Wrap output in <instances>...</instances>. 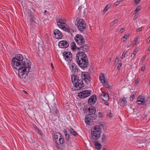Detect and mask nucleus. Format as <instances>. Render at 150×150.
<instances>
[{"label": "nucleus", "mask_w": 150, "mask_h": 150, "mask_svg": "<svg viewBox=\"0 0 150 150\" xmlns=\"http://www.w3.org/2000/svg\"><path fill=\"white\" fill-rule=\"evenodd\" d=\"M15 56L11 61L12 66L18 71V73L20 78L25 82L29 81L31 80L32 76H29V72L31 69V62L26 58H24L23 61L17 58Z\"/></svg>", "instance_id": "obj_1"}, {"label": "nucleus", "mask_w": 150, "mask_h": 150, "mask_svg": "<svg viewBox=\"0 0 150 150\" xmlns=\"http://www.w3.org/2000/svg\"><path fill=\"white\" fill-rule=\"evenodd\" d=\"M77 63L81 68H85L88 65V59L84 52H78L76 56Z\"/></svg>", "instance_id": "obj_2"}, {"label": "nucleus", "mask_w": 150, "mask_h": 150, "mask_svg": "<svg viewBox=\"0 0 150 150\" xmlns=\"http://www.w3.org/2000/svg\"><path fill=\"white\" fill-rule=\"evenodd\" d=\"M71 80L75 87V91L79 90L84 86L82 80L79 79L78 76L75 74H73L71 76Z\"/></svg>", "instance_id": "obj_3"}, {"label": "nucleus", "mask_w": 150, "mask_h": 150, "mask_svg": "<svg viewBox=\"0 0 150 150\" xmlns=\"http://www.w3.org/2000/svg\"><path fill=\"white\" fill-rule=\"evenodd\" d=\"M101 129L98 125H95L93 127L91 130V135L94 139H97L100 137Z\"/></svg>", "instance_id": "obj_4"}, {"label": "nucleus", "mask_w": 150, "mask_h": 150, "mask_svg": "<svg viewBox=\"0 0 150 150\" xmlns=\"http://www.w3.org/2000/svg\"><path fill=\"white\" fill-rule=\"evenodd\" d=\"M75 25L79 31L82 32L86 28V25L83 19H77L75 22Z\"/></svg>", "instance_id": "obj_5"}, {"label": "nucleus", "mask_w": 150, "mask_h": 150, "mask_svg": "<svg viewBox=\"0 0 150 150\" xmlns=\"http://www.w3.org/2000/svg\"><path fill=\"white\" fill-rule=\"evenodd\" d=\"M81 76L82 79L85 81L86 83L88 84L90 83L91 78L90 74L87 72L81 71Z\"/></svg>", "instance_id": "obj_6"}, {"label": "nucleus", "mask_w": 150, "mask_h": 150, "mask_svg": "<svg viewBox=\"0 0 150 150\" xmlns=\"http://www.w3.org/2000/svg\"><path fill=\"white\" fill-rule=\"evenodd\" d=\"M69 66L70 69L72 72H77V75H80L81 71L78 69L75 63H73V62H69Z\"/></svg>", "instance_id": "obj_7"}, {"label": "nucleus", "mask_w": 150, "mask_h": 150, "mask_svg": "<svg viewBox=\"0 0 150 150\" xmlns=\"http://www.w3.org/2000/svg\"><path fill=\"white\" fill-rule=\"evenodd\" d=\"M63 54L64 58L66 61L69 62H72V55L70 52H64Z\"/></svg>", "instance_id": "obj_8"}, {"label": "nucleus", "mask_w": 150, "mask_h": 150, "mask_svg": "<svg viewBox=\"0 0 150 150\" xmlns=\"http://www.w3.org/2000/svg\"><path fill=\"white\" fill-rule=\"evenodd\" d=\"M74 39L77 43L79 45H82L85 42V40L83 37L80 35H77Z\"/></svg>", "instance_id": "obj_9"}, {"label": "nucleus", "mask_w": 150, "mask_h": 150, "mask_svg": "<svg viewBox=\"0 0 150 150\" xmlns=\"http://www.w3.org/2000/svg\"><path fill=\"white\" fill-rule=\"evenodd\" d=\"M91 91L86 90L82 91L78 94V96L81 98H83L90 96Z\"/></svg>", "instance_id": "obj_10"}, {"label": "nucleus", "mask_w": 150, "mask_h": 150, "mask_svg": "<svg viewBox=\"0 0 150 150\" xmlns=\"http://www.w3.org/2000/svg\"><path fill=\"white\" fill-rule=\"evenodd\" d=\"M95 115H88L85 118L86 123L88 125L90 124L92 121L95 119Z\"/></svg>", "instance_id": "obj_11"}, {"label": "nucleus", "mask_w": 150, "mask_h": 150, "mask_svg": "<svg viewBox=\"0 0 150 150\" xmlns=\"http://www.w3.org/2000/svg\"><path fill=\"white\" fill-rule=\"evenodd\" d=\"M54 37L57 39H60L62 37V33L58 29H55L54 31Z\"/></svg>", "instance_id": "obj_12"}, {"label": "nucleus", "mask_w": 150, "mask_h": 150, "mask_svg": "<svg viewBox=\"0 0 150 150\" xmlns=\"http://www.w3.org/2000/svg\"><path fill=\"white\" fill-rule=\"evenodd\" d=\"M69 45L68 42L66 40H62L59 42L58 44L59 46L62 48H65Z\"/></svg>", "instance_id": "obj_13"}, {"label": "nucleus", "mask_w": 150, "mask_h": 150, "mask_svg": "<svg viewBox=\"0 0 150 150\" xmlns=\"http://www.w3.org/2000/svg\"><path fill=\"white\" fill-rule=\"evenodd\" d=\"M29 16L30 17V26H36L37 24L35 22V18L34 15H32L31 14L29 13Z\"/></svg>", "instance_id": "obj_14"}, {"label": "nucleus", "mask_w": 150, "mask_h": 150, "mask_svg": "<svg viewBox=\"0 0 150 150\" xmlns=\"http://www.w3.org/2000/svg\"><path fill=\"white\" fill-rule=\"evenodd\" d=\"M137 102L138 104L145 105L146 103L144 101V96H139L137 99Z\"/></svg>", "instance_id": "obj_15"}, {"label": "nucleus", "mask_w": 150, "mask_h": 150, "mask_svg": "<svg viewBox=\"0 0 150 150\" xmlns=\"http://www.w3.org/2000/svg\"><path fill=\"white\" fill-rule=\"evenodd\" d=\"M100 97L105 101H107L109 99L108 95L106 93L102 92L100 95Z\"/></svg>", "instance_id": "obj_16"}, {"label": "nucleus", "mask_w": 150, "mask_h": 150, "mask_svg": "<svg viewBox=\"0 0 150 150\" xmlns=\"http://www.w3.org/2000/svg\"><path fill=\"white\" fill-rule=\"evenodd\" d=\"M97 100L96 96L92 95L88 100V103L90 105L94 104Z\"/></svg>", "instance_id": "obj_17"}, {"label": "nucleus", "mask_w": 150, "mask_h": 150, "mask_svg": "<svg viewBox=\"0 0 150 150\" xmlns=\"http://www.w3.org/2000/svg\"><path fill=\"white\" fill-rule=\"evenodd\" d=\"M88 112L90 113L89 115H95L94 114L96 112V110L95 108L91 105L89 108H88Z\"/></svg>", "instance_id": "obj_18"}, {"label": "nucleus", "mask_w": 150, "mask_h": 150, "mask_svg": "<svg viewBox=\"0 0 150 150\" xmlns=\"http://www.w3.org/2000/svg\"><path fill=\"white\" fill-rule=\"evenodd\" d=\"M54 142L57 144H61L64 142V138L61 135H60L59 138L54 141Z\"/></svg>", "instance_id": "obj_19"}, {"label": "nucleus", "mask_w": 150, "mask_h": 150, "mask_svg": "<svg viewBox=\"0 0 150 150\" xmlns=\"http://www.w3.org/2000/svg\"><path fill=\"white\" fill-rule=\"evenodd\" d=\"M88 48V46L86 45L83 44L82 45H79V47H78V50H83L84 52H86Z\"/></svg>", "instance_id": "obj_20"}, {"label": "nucleus", "mask_w": 150, "mask_h": 150, "mask_svg": "<svg viewBox=\"0 0 150 150\" xmlns=\"http://www.w3.org/2000/svg\"><path fill=\"white\" fill-rule=\"evenodd\" d=\"M52 105H53L54 106V109H53V114L54 115L57 116L59 115V111L56 109L55 108L57 105L56 104H54V103H52V107H53Z\"/></svg>", "instance_id": "obj_21"}, {"label": "nucleus", "mask_w": 150, "mask_h": 150, "mask_svg": "<svg viewBox=\"0 0 150 150\" xmlns=\"http://www.w3.org/2000/svg\"><path fill=\"white\" fill-rule=\"evenodd\" d=\"M94 142L95 147L96 149L98 150H99L101 149L102 146L100 144L98 143L97 141H95Z\"/></svg>", "instance_id": "obj_22"}, {"label": "nucleus", "mask_w": 150, "mask_h": 150, "mask_svg": "<svg viewBox=\"0 0 150 150\" xmlns=\"http://www.w3.org/2000/svg\"><path fill=\"white\" fill-rule=\"evenodd\" d=\"M105 76L103 74H100V75L99 79L102 83L103 82H105V81L106 80L105 79Z\"/></svg>", "instance_id": "obj_23"}, {"label": "nucleus", "mask_w": 150, "mask_h": 150, "mask_svg": "<svg viewBox=\"0 0 150 150\" xmlns=\"http://www.w3.org/2000/svg\"><path fill=\"white\" fill-rule=\"evenodd\" d=\"M120 101H121V104L122 105L125 106L126 105L127 100L126 98H123L122 99L120 100Z\"/></svg>", "instance_id": "obj_24"}, {"label": "nucleus", "mask_w": 150, "mask_h": 150, "mask_svg": "<svg viewBox=\"0 0 150 150\" xmlns=\"http://www.w3.org/2000/svg\"><path fill=\"white\" fill-rule=\"evenodd\" d=\"M16 57V58H18V59L21 60V61H22V60L23 61V59H24V58H23V56L20 54H16L15 56Z\"/></svg>", "instance_id": "obj_25"}, {"label": "nucleus", "mask_w": 150, "mask_h": 150, "mask_svg": "<svg viewBox=\"0 0 150 150\" xmlns=\"http://www.w3.org/2000/svg\"><path fill=\"white\" fill-rule=\"evenodd\" d=\"M71 49L72 50H75L76 49H78V47L76 46L75 43L74 42H72L71 43Z\"/></svg>", "instance_id": "obj_26"}, {"label": "nucleus", "mask_w": 150, "mask_h": 150, "mask_svg": "<svg viewBox=\"0 0 150 150\" xmlns=\"http://www.w3.org/2000/svg\"><path fill=\"white\" fill-rule=\"evenodd\" d=\"M62 29H63V30L66 31L67 32H69L70 31V28L68 26L66 27L64 26V25L62 28Z\"/></svg>", "instance_id": "obj_27"}, {"label": "nucleus", "mask_w": 150, "mask_h": 150, "mask_svg": "<svg viewBox=\"0 0 150 150\" xmlns=\"http://www.w3.org/2000/svg\"><path fill=\"white\" fill-rule=\"evenodd\" d=\"M102 83L103 84V86L105 87L106 88H110V86L108 84V83L107 81V80H106L105 81V82Z\"/></svg>", "instance_id": "obj_28"}, {"label": "nucleus", "mask_w": 150, "mask_h": 150, "mask_svg": "<svg viewBox=\"0 0 150 150\" xmlns=\"http://www.w3.org/2000/svg\"><path fill=\"white\" fill-rule=\"evenodd\" d=\"M70 133L74 136L77 135V133L75 132L73 129L71 128L69 130Z\"/></svg>", "instance_id": "obj_29"}, {"label": "nucleus", "mask_w": 150, "mask_h": 150, "mask_svg": "<svg viewBox=\"0 0 150 150\" xmlns=\"http://www.w3.org/2000/svg\"><path fill=\"white\" fill-rule=\"evenodd\" d=\"M101 139L102 142L103 143L105 142L106 139V137L104 134L102 136Z\"/></svg>", "instance_id": "obj_30"}, {"label": "nucleus", "mask_w": 150, "mask_h": 150, "mask_svg": "<svg viewBox=\"0 0 150 150\" xmlns=\"http://www.w3.org/2000/svg\"><path fill=\"white\" fill-rule=\"evenodd\" d=\"M58 21H59L60 23H62V25H64L65 22L64 20L59 18V19Z\"/></svg>", "instance_id": "obj_31"}, {"label": "nucleus", "mask_w": 150, "mask_h": 150, "mask_svg": "<svg viewBox=\"0 0 150 150\" xmlns=\"http://www.w3.org/2000/svg\"><path fill=\"white\" fill-rule=\"evenodd\" d=\"M118 20L117 19H115L111 23V25H112V26H113L117 21Z\"/></svg>", "instance_id": "obj_32"}, {"label": "nucleus", "mask_w": 150, "mask_h": 150, "mask_svg": "<svg viewBox=\"0 0 150 150\" xmlns=\"http://www.w3.org/2000/svg\"><path fill=\"white\" fill-rule=\"evenodd\" d=\"M57 25H58L60 28H62V27L64 25H62V23L58 21H57Z\"/></svg>", "instance_id": "obj_33"}, {"label": "nucleus", "mask_w": 150, "mask_h": 150, "mask_svg": "<svg viewBox=\"0 0 150 150\" xmlns=\"http://www.w3.org/2000/svg\"><path fill=\"white\" fill-rule=\"evenodd\" d=\"M59 136L57 134H54V137H53L54 141V142L55 140H56L58 138H59Z\"/></svg>", "instance_id": "obj_34"}, {"label": "nucleus", "mask_w": 150, "mask_h": 150, "mask_svg": "<svg viewBox=\"0 0 150 150\" xmlns=\"http://www.w3.org/2000/svg\"><path fill=\"white\" fill-rule=\"evenodd\" d=\"M138 49L137 48H136V49L134 51L133 54L134 55V56L133 57V58L134 57H135V55L138 51Z\"/></svg>", "instance_id": "obj_35"}, {"label": "nucleus", "mask_w": 150, "mask_h": 150, "mask_svg": "<svg viewBox=\"0 0 150 150\" xmlns=\"http://www.w3.org/2000/svg\"><path fill=\"white\" fill-rule=\"evenodd\" d=\"M127 52H124L122 55V56L121 57V58L122 59H123L125 57V55L126 54V53Z\"/></svg>", "instance_id": "obj_36"}, {"label": "nucleus", "mask_w": 150, "mask_h": 150, "mask_svg": "<svg viewBox=\"0 0 150 150\" xmlns=\"http://www.w3.org/2000/svg\"><path fill=\"white\" fill-rule=\"evenodd\" d=\"M138 42V39L136 38L134 39V40L133 41V45H135Z\"/></svg>", "instance_id": "obj_37"}, {"label": "nucleus", "mask_w": 150, "mask_h": 150, "mask_svg": "<svg viewBox=\"0 0 150 150\" xmlns=\"http://www.w3.org/2000/svg\"><path fill=\"white\" fill-rule=\"evenodd\" d=\"M65 138L67 140H69V135L68 134H67L66 132L65 133Z\"/></svg>", "instance_id": "obj_38"}, {"label": "nucleus", "mask_w": 150, "mask_h": 150, "mask_svg": "<svg viewBox=\"0 0 150 150\" xmlns=\"http://www.w3.org/2000/svg\"><path fill=\"white\" fill-rule=\"evenodd\" d=\"M121 67V64L119 63L118 64V66L117 67V69H118V71L120 70Z\"/></svg>", "instance_id": "obj_39"}, {"label": "nucleus", "mask_w": 150, "mask_h": 150, "mask_svg": "<svg viewBox=\"0 0 150 150\" xmlns=\"http://www.w3.org/2000/svg\"><path fill=\"white\" fill-rule=\"evenodd\" d=\"M125 29L124 28L122 29L118 32V33L119 34L123 32Z\"/></svg>", "instance_id": "obj_40"}, {"label": "nucleus", "mask_w": 150, "mask_h": 150, "mask_svg": "<svg viewBox=\"0 0 150 150\" xmlns=\"http://www.w3.org/2000/svg\"><path fill=\"white\" fill-rule=\"evenodd\" d=\"M135 96L134 95H133L130 98V101H132L135 98Z\"/></svg>", "instance_id": "obj_41"}, {"label": "nucleus", "mask_w": 150, "mask_h": 150, "mask_svg": "<svg viewBox=\"0 0 150 150\" xmlns=\"http://www.w3.org/2000/svg\"><path fill=\"white\" fill-rule=\"evenodd\" d=\"M129 35L128 34H126L123 37H124V38H125L126 40H127V38L129 37Z\"/></svg>", "instance_id": "obj_42"}, {"label": "nucleus", "mask_w": 150, "mask_h": 150, "mask_svg": "<svg viewBox=\"0 0 150 150\" xmlns=\"http://www.w3.org/2000/svg\"><path fill=\"white\" fill-rule=\"evenodd\" d=\"M140 10V7L138 6L136 8L135 11L136 12H138Z\"/></svg>", "instance_id": "obj_43"}, {"label": "nucleus", "mask_w": 150, "mask_h": 150, "mask_svg": "<svg viewBox=\"0 0 150 150\" xmlns=\"http://www.w3.org/2000/svg\"><path fill=\"white\" fill-rule=\"evenodd\" d=\"M119 59H118V57H117L115 60V62H117V63H118L119 62Z\"/></svg>", "instance_id": "obj_44"}, {"label": "nucleus", "mask_w": 150, "mask_h": 150, "mask_svg": "<svg viewBox=\"0 0 150 150\" xmlns=\"http://www.w3.org/2000/svg\"><path fill=\"white\" fill-rule=\"evenodd\" d=\"M139 82V80L138 79H136L135 80V82L134 85H136Z\"/></svg>", "instance_id": "obj_45"}, {"label": "nucleus", "mask_w": 150, "mask_h": 150, "mask_svg": "<svg viewBox=\"0 0 150 150\" xmlns=\"http://www.w3.org/2000/svg\"><path fill=\"white\" fill-rule=\"evenodd\" d=\"M142 27L141 28H138L137 30V31L139 32V31H141L142 29Z\"/></svg>", "instance_id": "obj_46"}, {"label": "nucleus", "mask_w": 150, "mask_h": 150, "mask_svg": "<svg viewBox=\"0 0 150 150\" xmlns=\"http://www.w3.org/2000/svg\"><path fill=\"white\" fill-rule=\"evenodd\" d=\"M140 0H134V1L136 4H138Z\"/></svg>", "instance_id": "obj_47"}, {"label": "nucleus", "mask_w": 150, "mask_h": 150, "mask_svg": "<svg viewBox=\"0 0 150 150\" xmlns=\"http://www.w3.org/2000/svg\"><path fill=\"white\" fill-rule=\"evenodd\" d=\"M145 66L141 68V70L142 71H144V70H145Z\"/></svg>", "instance_id": "obj_48"}, {"label": "nucleus", "mask_w": 150, "mask_h": 150, "mask_svg": "<svg viewBox=\"0 0 150 150\" xmlns=\"http://www.w3.org/2000/svg\"><path fill=\"white\" fill-rule=\"evenodd\" d=\"M109 116L110 118H111L112 117V114L111 112H110L109 113Z\"/></svg>", "instance_id": "obj_49"}, {"label": "nucleus", "mask_w": 150, "mask_h": 150, "mask_svg": "<svg viewBox=\"0 0 150 150\" xmlns=\"http://www.w3.org/2000/svg\"><path fill=\"white\" fill-rule=\"evenodd\" d=\"M126 40L125 38H124V37L121 39V40L123 42H125Z\"/></svg>", "instance_id": "obj_50"}, {"label": "nucleus", "mask_w": 150, "mask_h": 150, "mask_svg": "<svg viewBox=\"0 0 150 150\" xmlns=\"http://www.w3.org/2000/svg\"><path fill=\"white\" fill-rule=\"evenodd\" d=\"M29 13H30L32 15H33V14L32 13V12H31V11H30V10H28V15H29Z\"/></svg>", "instance_id": "obj_51"}, {"label": "nucleus", "mask_w": 150, "mask_h": 150, "mask_svg": "<svg viewBox=\"0 0 150 150\" xmlns=\"http://www.w3.org/2000/svg\"><path fill=\"white\" fill-rule=\"evenodd\" d=\"M108 8L107 7H105V8L104 9V10H105V11H107L108 10Z\"/></svg>", "instance_id": "obj_52"}, {"label": "nucleus", "mask_w": 150, "mask_h": 150, "mask_svg": "<svg viewBox=\"0 0 150 150\" xmlns=\"http://www.w3.org/2000/svg\"><path fill=\"white\" fill-rule=\"evenodd\" d=\"M104 104L106 105H109V103L107 102H105L104 103Z\"/></svg>", "instance_id": "obj_53"}, {"label": "nucleus", "mask_w": 150, "mask_h": 150, "mask_svg": "<svg viewBox=\"0 0 150 150\" xmlns=\"http://www.w3.org/2000/svg\"><path fill=\"white\" fill-rule=\"evenodd\" d=\"M146 57V55H145L144 56V57L142 58L143 60H144V59Z\"/></svg>", "instance_id": "obj_54"}, {"label": "nucleus", "mask_w": 150, "mask_h": 150, "mask_svg": "<svg viewBox=\"0 0 150 150\" xmlns=\"http://www.w3.org/2000/svg\"><path fill=\"white\" fill-rule=\"evenodd\" d=\"M31 9L34 11H35V9L33 7H31Z\"/></svg>", "instance_id": "obj_55"}, {"label": "nucleus", "mask_w": 150, "mask_h": 150, "mask_svg": "<svg viewBox=\"0 0 150 150\" xmlns=\"http://www.w3.org/2000/svg\"><path fill=\"white\" fill-rule=\"evenodd\" d=\"M123 0H117V3L123 1Z\"/></svg>", "instance_id": "obj_56"}, {"label": "nucleus", "mask_w": 150, "mask_h": 150, "mask_svg": "<svg viewBox=\"0 0 150 150\" xmlns=\"http://www.w3.org/2000/svg\"><path fill=\"white\" fill-rule=\"evenodd\" d=\"M120 3V2H118V3H117V1L116 2L115 4V6H117V5H118Z\"/></svg>", "instance_id": "obj_57"}, {"label": "nucleus", "mask_w": 150, "mask_h": 150, "mask_svg": "<svg viewBox=\"0 0 150 150\" xmlns=\"http://www.w3.org/2000/svg\"><path fill=\"white\" fill-rule=\"evenodd\" d=\"M47 12V11L46 10H45L44 12V14L45 15V14Z\"/></svg>", "instance_id": "obj_58"}, {"label": "nucleus", "mask_w": 150, "mask_h": 150, "mask_svg": "<svg viewBox=\"0 0 150 150\" xmlns=\"http://www.w3.org/2000/svg\"><path fill=\"white\" fill-rule=\"evenodd\" d=\"M137 16H134V20H135L136 18H137V17H136Z\"/></svg>", "instance_id": "obj_59"}, {"label": "nucleus", "mask_w": 150, "mask_h": 150, "mask_svg": "<svg viewBox=\"0 0 150 150\" xmlns=\"http://www.w3.org/2000/svg\"><path fill=\"white\" fill-rule=\"evenodd\" d=\"M106 7H107L108 8H109L110 7V6L109 5H107V6H106Z\"/></svg>", "instance_id": "obj_60"}, {"label": "nucleus", "mask_w": 150, "mask_h": 150, "mask_svg": "<svg viewBox=\"0 0 150 150\" xmlns=\"http://www.w3.org/2000/svg\"><path fill=\"white\" fill-rule=\"evenodd\" d=\"M35 130H36V131H37V130H38V131H39V130H38V128H36V129H35Z\"/></svg>", "instance_id": "obj_61"}, {"label": "nucleus", "mask_w": 150, "mask_h": 150, "mask_svg": "<svg viewBox=\"0 0 150 150\" xmlns=\"http://www.w3.org/2000/svg\"><path fill=\"white\" fill-rule=\"evenodd\" d=\"M148 51H150V47H149V49L148 50Z\"/></svg>", "instance_id": "obj_62"}, {"label": "nucleus", "mask_w": 150, "mask_h": 150, "mask_svg": "<svg viewBox=\"0 0 150 150\" xmlns=\"http://www.w3.org/2000/svg\"><path fill=\"white\" fill-rule=\"evenodd\" d=\"M23 91L25 93H27V92H26V91H25L24 90H23Z\"/></svg>", "instance_id": "obj_63"}, {"label": "nucleus", "mask_w": 150, "mask_h": 150, "mask_svg": "<svg viewBox=\"0 0 150 150\" xmlns=\"http://www.w3.org/2000/svg\"><path fill=\"white\" fill-rule=\"evenodd\" d=\"M81 8V6H79V8H78V9H80Z\"/></svg>", "instance_id": "obj_64"}]
</instances>
